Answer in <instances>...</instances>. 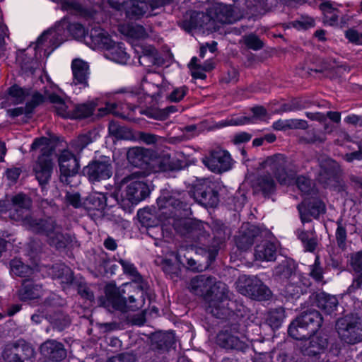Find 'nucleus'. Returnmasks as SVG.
Masks as SVG:
<instances>
[{"label":"nucleus","mask_w":362,"mask_h":362,"mask_svg":"<svg viewBox=\"0 0 362 362\" xmlns=\"http://www.w3.org/2000/svg\"><path fill=\"white\" fill-rule=\"evenodd\" d=\"M121 32L129 37L132 42L135 52L138 54L141 53L139 57V61L141 65L146 66L145 64L148 62L153 64H160L158 59L156 57V50L152 46L139 45L136 40H144L148 36V32L143 26L139 25H127L121 28Z\"/></svg>","instance_id":"obj_6"},{"label":"nucleus","mask_w":362,"mask_h":362,"mask_svg":"<svg viewBox=\"0 0 362 362\" xmlns=\"http://www.w3.org/2000/svg\"><path fill=\"white\" fill-rule=\"evenodd\" d=\"M252 112L253 113L252 121L249 117H241L238 118V121H228V125H243L255 122L257 120L267 121L270 118L266 110L262 106L253 107Z\"/></svg>","instance_id":"obj_28"},{"label":"nucleus","mask_w":362,"mask_h":362,"mask_svg":"<svg viewBox=\"0 0 362 362\" xmlns=\"http://www.w3.org/2000/svg\"><path fill=\"white\" fill-rule=\"evenodd\" d=\"M175 267L171 263L170 260L165 259L163 263V269L167 274L175 272Z\"/></svg>","instance_id":"obj_61"},{"label":"nucleus","mask_w":362,"mask_h":362,"mask_svg":"<svg viewBox=\"0 0 362 362\" xmlns=\"http://www.w3.org/2000/svg\"><path fill=\"white\" fill-rule=\"evenodd\" d=\"M337 328L339 335L342 340L349 344H355L362 339V336L357 334L358 328L350 323L347 318H342L337 321Z\"/></svg>","instance_id":"obj_19"},{"label":"nucleus","mask_w":362,"mask_h":362,"mask_svg":"<svg viewBox=\"0 0 362 362\" xmlns=\"http://www.w3.org/2000/svg\"><path fill=\"white\" fill-rule=\"evenodd\" d=\"M284 292L286 296L296 298L300 295L301 288L298 286L291 284L286 286Z\"/></svg>","instance_id":"obj_55"},{"label":"nucleus","mask_w":362,"mask_h":362,"mask_svg":"<svg viewBox=\"0 0 362 362\" xmlns=\"http://www.w3.org/2000/svg\"><path fill=\"white\" fill-rule=\"evenodd\" d=\"M43 101L44 97L41 94L35 93L32 96L31 103H27L25 106L9 108L6 111L7 115L11 118H15L21 115H28L32 112L35 105Z\"/></svg>","instance_id":"obj_25"},{"label":"nucleus","mask_w":362,"mask_h":362,"mask_svg":"<svg viewBox=\"0 0 362 362\" xmlns=\"http://www.w3.org/2000/svg\"><path fill=\"white\" fill-rule=\"evenodd\" d=\"M94 107L91 103L78 105L74 107L73 118L87 117L92 115Z\"/></svg>","instance_id":"obj_38"},{"label":"nucleus","mask_w":362,"mask_h":362,"mask_svg":"<svg viewBox=\"0 0 362 362\" xmlns=\"http://www.w3.org/2000/svg\"><path fill=\"white\" fill-rule=\"evenodd\" d=\"M300 219L303 223L309 222L311 217L317 218L321 214L325 212L324 203L317 198H305L298 206Z\"/></svg>","instance_id":"obj_13"},{"label":"nucleus","mask_w":362,"mask_h":362,"mask_svg":"<svg viewBox=\"0 0 362 362\" xmlns=\"http://www.w3.org/2000/svg\"><path fill=\"white\" fill-rule=\"evenodd\" d=\"M107 362H134V357L129 353L121 354L110 358Z\"/></svg>","instance_id":"obj_56"},{"label":"nucleus","mask_w":362,"mask_h":362,"mask_svg":"<svg viewBox=\"0 0 362 362\" xmlns=\"http://www.w3.org/2000/svg\"><path fill=\"white\" fill-rule=\"evenodd\" d=\"M172 224L175 230L181 235H185L191 231L189 221L187 219H173Z\"/></svg>","instance_id":"obj_40"},{"label":"nucleus","mask_w":362,"mask_h":362,"mask_svg":"<svg viewBox=\"0 0 362 362\" xmlns=\"http://www.w3.org/2000/svg\"><path fill=\"white\" fill-rule=\"evenodd\" d=\"M66 33H69L77 39L85 37L86 42L90 44L93 48L92 40L90 38V34L86 35L84 27L77 23H69L64 18L55 25L54 28L44 32L38 37L35 46V58L38 59L42 56L48 57L53 50L64 40Z\"/></svg>","instance_id":"obj_3"},{"label":"nucleus","mask_w":362,"mask_h":362,"mask_svg":"<svg viewBox=\"0 0 362 362\" xmlns=\"http://www.w3.org/2000/svg\"><path fill=\"white\" fill-rule=\"evenodd\" d=\"M20 173V169L12 168L7 170L6 175L8 180H11V181H16L18 178Z\"/></svg>","instance_id":"obj_60"},{"label":"nucleus","mask_w":362,"mask_h":362,"mask_svg":"<svg viewBox=\"0 0 362 362\" xmlns=\"http://www.w3.org/2000/svg\"><path fill=\"white\" fill-rule=\"evenodd\" d=\"M215 21L204 13L194 11L191 13L189 27L191 29H203L204 31H216L218 28L214 27Z\"/></svg>","instance_id":"obj_21"},{"label":"nucleus","mask_w":362,"mask_h":362,"mask_svg":"<svg viewBox=\"0 0 362 362\" xmlns=\"http://www.w3.org/2000/svg\"><path fill=\"white\" fill-rule=\"evenodd\" d=\"M188 88L185 86L175 88L168 96V99L171 102H179L182 100L187 95Z\"/></svg>","instance_id":"obj_41"},{"label":"nucleus","mask_w":362,"mask_h":362,"mask_svg":"<svg viewBox=\"0 0 362 362\" xmlns=\"http://www.w3.org/2000/svg\"><path fill=\"white\" fill-rule=\"evenodd\" d=\"M160 169L163 171L171 170L179 168L181 164L178 163L170 155L164 153L158 160Z\"/></svg>","instance_id":"obj_37"},{"label":"nucleus","mask_w":362,"mask_h":362,"mask_svg":"<svg viewBox=\"0 0 362 362\" xmlns=\"http://www.w3.org/2000/svg\"><path fill=\"white\" fill-rule=\"evenodd\" d=\"M83 173L90 182H99L109 179L112 174L110 158L105 156L89 163L83 169Z\"/></svg>","instance_id":"obj_10"},{"label":"nucleus","mask_w":362,"mask_h":362,"mask_svg":"<svg viewBox=\"0 0 362 362\" xmlns=\"http://www.w3.org/2000/svg\"><path fill=\"white\" fill-rule=\"evenodd\" d=\"M216 342L220 346L225 348L226 346V333L221 332L216 337Z\"/></svg>","instance_id":"obj_63"},{"label":"nucleus","mask_w":362,"mask_h":362,"mask_svg":"<svg viewBox=\"0 0 362 362\" xmlns=\"http://www.w3.org/2000/svg\"><path fill=\"white\" fill-rule=\"evenodd\" d=\"M119 105L116 103H107L104 108L99 109V115L100 116H104L108 113H112L115 115L124 117V116L118 110Z\"/></svg>","instance_id":"obj_44"},{"label":"nucleus","mask_w":362,"mask_h":362,"mask_svg":"<svg viewBox=\"0 0 362 362\" xmlns=\"http://www.w3.org/2000/svg\"><path fill=\"white\" fill-rule=\"evenodd\" d=\"M284 163V156L282 155H276L267 158V160L264 161V167H269L275 173L281 184L290 185L291 183V180H293L292 178L289 177L286 178L284 177H282L280 174H279V172L280 170L282 171L284 175L285 174L284 170L283 168Z\"/></svg>","instance_id":"obj_24"},{"label":"nucleus","mask_w":362,"mask_h":362,"mask_svg":"<svg viewBox=\"0 0 362 362\" xmlns=\"http://www.w3.org/2000/svg\"><path fill=\"white\" fill-rule=\"evenodd\" d=\"M158 6L159 5L149 6L144 0H129L125 4L127 15L132 18H140L144 16H150L151 15V12L153 8Z\"/></svg>","instance_id":"obj_20"},{"label":"nucleus","mask_w":362,"mask_h":362,"mask_svg":"<svg viewBox=\"0 0 362 362\" xmlns=\"http://www.w3.org/2000/svg\"><path fill=\"white\" fill-rule=\"evenodd\" d=\"M11 272L16 276L24 277L32 274V269L20 259H15L11 262Z\"/></svg>","instance_id":"obj_36"},{"label":"nucleus","mask_w":362,"mask_h":362,"mask_svg":"<svg viewBox=\"0 0 362 362\" xmlns=\"http://www.w3.org/2000/svg\"><path fill=\"white\" fill-rule=\"evenodd\" d=\"M245 45L253 49H259L262 47V41L255 35H250L245 37Z\"/></svg>","instance_id":"obj_50"},{"label":"nucleus","mask_w":362,"mask_h":362,"mask_svg":"<svg viewBox=\"0 0 362 362\" xmlns=\"http://www.w3.org/2000/svg\"><path fill=\"white\" fill-rule=\"evenodd\" d=\"M346 38L356 45H362V34H359L354 30H349L346 32Z\"/></svg>","instance_id":"obj_54"},{"label":"nucleus","mask_w":362,"mask_h":362,"mask_svg":"<svg viewBox=\"0 0 362 362\" xmlns=\"http://www.w3.org/2000/svg\"><path fill=\"white\" fill-rule=\"evenodd\" d=\"M287 120V128L288 129H305L307 127V123L305 121L302 119H286Z\"/></svg>","instance_id":"obj_58"},{"label":"nucleus","mask_w":362,"mask_h":362,"mask_svg":"<svg viewBox=\"0 0 362 362\" xmlns=\"http://www.w3.org/2000/svg\"><path fill=\"white\" fill-rule=\"evenodd\" d=\"M127 160L132 165L141 168L147 163L145 151L139 147L129 148L127 153Z\"/></svg>","instance_id":"obj_31"},{"label":"nucleus","mask_w":362,"mask_h":362,"mask_svg":"<svg viewBox=\"0 0 362 362\" xmlns=\"http://www.w3.org/2000/svg\"><path fill=\"white\" fill-rule=\"evenodd\" d=\"M327 345V338L321 333H317L302 341L300 348L304 355L315 356L324 353Z\"/></svg>","instance_id":"obj_15"},{"label":"nucleus","mask_w":362,"mask_h":362,"mask_svg":"<svg viewBox=\"0 0 362 362\" xmlns=\"http://www.w3.org/2000/svg\"><path fill=\"white\" fill-rule=\"evenodd\" d=\"M41 353L53 361H60L66 356V351L62 344L54 340L45 342L40 347Z\"/></svg>","instance_id":"obj_22"},{"label":"nucleus","mask_w":362,"mask_h":362,"mask_svg":"<svg viewBox=\"0 0 362 362\" xmlns=\"http://www.w3.org/2000/svg\"><path fill=\"white\" fill-rule=\"evenodd\" d=\"M276 247L274 243L266 240L255 246V257L259 261H273L276 257Z\"/></svg>","instance_id":"obj_23"},{"label":"nucleus","mask_w":362,"mask_h":362,"mask_svg":"<svg viewBox=\"0 0 362 362\" xmlns=\"http://www.w3.org/2000/svg\"><path fill=\"white\" fill-rule=\"evenodd\" d=\"M31 150L41 153L34 166V171L40 184H46L51 177L53 168L52 141L46 137L36 139L31 145Z\"/></svg>","instance_id":"obj_4"},{"label":"nucleus","mask_w":362,"mask_h":362,"mask_svg":"<svg viewBox=\"0 0 362 362\" xmlns=\"http://www.w3.org/2000/svg\"><path fill=\"white\" fill-rule=\"evenodd\" d=\"M322 318L318 311L312 310L297 317L289 326V335L297 340L315 333L321 326Z\"/></svg>","instance_id":"obj_7"},{"label":"nucleus","mask_w":362,"mask_h":362,"mask_svg":"<svg viewBox=\"0 0 362 362\" xmlns=\"http://www.w3.org/2000/svg\"><path fill=\"white\" fill-rule=\"evenodd\" d=\"M42 293L41 286L33 285L30 281H25L18 292V297L22 300H28L40 297Z\"/></svg>","instance_id":"obj_30"},{"label":"nucleus","mask_w":362,"mask_h":362,"mask_svg":"<svg viewBox=\"0 0 362 362\" xmlns=\"http://www.w3.org/2000/svg\"><path fill=\"white\" fill-rule=\"evenodd\" d=\"M65 198L66 203L75 208H80L82 206L84 207V201L82 202V200L81 199L80 194L78 193L68 192L66 194Z\"/></svg>","instance_id":"obj_45"},{"label":"nucleus","mask_w":362,"mask_h":362,"mask_svg":"<svg viewBox=\"0 0 362 362\" xmlns=\"http://www.w3.org/2000/svg\"><path fill=\"white\" fill-rule=\"evenodd\" d=\"M221 287V283L217 282L213 277H206L201 275L193 278L189 284L190 291L196 295L209 297L218 296Z\"/></svg>","instance_id":"obj_11"},{"label":"nucleus","mask_w":362,"mask_h":362,"mask_svg":"<svg viewBox=\"0 0 362 362\" xmlns=\"http://www.w3.org/2000/svg\"><path fill=\"white\" fill-rule=\"evenodd\" d=\"M320 9L324 15V22L329 25H335L338 23L339 11L335 3L325 1L320 4Z\"/></svg>","instance_id":"obj_29"},{"label":"nucleus","mask_w":362,"mask_h":362,"mask_svg":"<svg viewBox=\"0 0 362 362\" xmlns=\"http://www.w3.org/2000/svg\"><path fill=\"white\" fill-rule=\"evenodd\" d=\"M350 264L356 272H361L362 271V252L354 254L351 257Z\"/></svg>","instance_id":"obj_51"},{"label":"nucleus","mask_w":362,"mask_h":362,"mask_svg":"<svg viewBox=\"0 0 362 362\" xmlns=\"http://www.w3.org/2000/svg\"><path fill=\"white\" fill-rule=\"evenodd\" d=\"M243 17V12L237 5L228 6V24L239 21Z\"/></svg>","instance_id":"obj_42"},{"label":"nucleus","mask_w":362,"mask_h":362,"mask_svg":"<svg viewBox=\"0 0 362 362\" xmlns=\"http://www.w3.org/2000/svg\"><path fill=\"white\" fill-rule=\"evenodd\" d=\"M296 185L299 190L304 194H310L313 191L311 189V182L305 177H298L296 180Z\"/></svg>","instance_id":"obj_47"},{"label":"nucleus","mask_w":362,"mask_h":362,"mask_svg":"<svg viewBox=\"0 0 362 362\" xmlns=\"http://www.w3.org/2000/svg\"><path fill=\"white\" fill-rule=\"evenodd\" d=\"M318 307L326 313L330 314L336 310L338 302L336 297L322 293L317 300Z\"/></svg>","instance_id":"obj_34"},{"label":"nucleus","mask_w":362,"mask_h":362,"mask_svg":"<svg viewBox=\"0 0 362 362\" xmlns=\"http://www.w3.org/2000/svg\"><path fill=\"white\" fill-rule=\"evenodd\" d=\"M310 276L316 281H321L322 279V269L320 265L319 258L315 257V262L310 266Z\"/></svg>","instance_id":"obj_48"},{"label":"nucleus","mask_w":362,"mask_h":362,"mask_svg":"<svg viewBox=\"0 0 362 362\" xmlns=\"http://www.w3.org/2000/svg\"><path fill=\"white\" fill-rule=\"evenodd\" d=\"M90 38L92 40L93 49H105V57L107 59L119 64L127 62L129 55L125 51L124 45L121 42L116 43L104 30L100 28L92 29Z\"/></svg>","instance_id":"obj_5"},{"label":"nucleus","mask_w":362,"mask_h":362,"mask_svg":"<svg viewBox=\"0 0 362 362\" xmlns=\"http://www.w3.org/2000/svg\"><path fill=\"white\" fill-rule=\"evenodd\" d=\"M160 346L169 347L175 343V334L173 332H167L159 336Z\"/></svg>","instance_id":"obj_52"},{"label":"nucleus","mask_w":362,"mask_h":362,"mask_svg":"<svg viewBox=\"0 0 362 362\" xmlns=\"http://www.w3.org/2000/svg\"><path fill=\"white\" fill-rule=\"evenodd\" d=\"M336 236L339 244L341 245L344 243L346 239V230L342 227H338Z\"/></svg>","instance_id":"obj_62"},{"label":"nucleus","mask_w":362,"mask_h":362,"mask_svg":"<svg viewBox=\"0 0 362 362\" xmlns=\"http://www.w3.org/2000/svg\"><path fill=\"white\" fill-rule=\"evenodd\" d=\"M71 69L73 73L71 86L74 92L78 94L82 90L88 87L89 65L81 59H75L72 61Z\"/></svg>","instance_id":"obj_12"},{"label":"nucleus","mask_w":362,"mask_h":362,"mask_svg":"<svg viewBox=\"0 0 362 362\" xmlns=\"http://www.w3.org/2000/svg\"><path fill=\"white\" fill-rule=\"evenodd\" d=\"M53 279H57L61 284H69L73 281V273L69 267L64 264L54 266L52 269Z\"/></svg>","instance_id":"obj_33"},{"label":"nucleus","mask_w":362,"mask_h":362,"mask_svg":"<svg viewBox=\"0 0 362 362\" xmlns=\"http://www.w3.org/2000/svg\"><path fill=\"white\" fill-rule=\"evenodd\" d=\"M257 186L264 193L268 194L274 189V182L270 176H262L257 180Z\"/></svg>","instance_id":"obj_39"},{"label":"nucleus","mask_w":362,"mask_h":362,"mask_svg":"<svg viewBox=\"0 0 362 362\" xmlns=\"http://www.w3.org/2000/svg\"><path fill=\"white\" fill-rule=\"evenodd\" d=\"M247 344L243 338L240 339L238 336L230 335L228 337V348L237 350H243L246 348Z\"/></svg>","instance_id":"obj_43"},{"label":"nucleus","mask_w":362,"mask_h":362,"mask_svg":"<svg viewBox=\"0 0 362 362\" xmlns=\"http://www.w3.org/2000/svg\"><path fill=\"white\" fill-rule=\"evenodd\" d=\"M235 284L240 293L254 300H267L272 296L270 289L257 276H240Z\"/></svg>","instance_id":"obj_8"},{"label":"nucleus","mask_w":362,"mask_h":362,"mask_svg":"<svg viewBox=\"0 0 362 362\" xmlns=\"http://www.w3.org/2000/svg\"><path fill=\"white\" fill-rule=\"evenodd\" d=\"M107 198L105 194L100 192H93L84 201V208L88 211H98L102 214V211L106 206Z\"/></svg>","instance_id":"obj_27"},{"label":"nucleus","mask_w":362,"mask_h":362,"mask_svg":"<svg viewBox=\"0 0 362 362\" xmlns=\"http://www.w3.org/2000/svg\"><path fill=\"white\" fill-rule=\"evenodd\" d=\"M226 152L217 148L214 149L209 156L203 158V163L212 172L221 173L226 170Z\"/></svg>","instance_id":"obj_17"},{"label":"nucleus","mask_w":362,"mask_h":362,"mask_svg":"<svg viewBox=\"0 0 362 362\" xmlns=\"http://www.w3.org/2000/svg\"><path fill=\"white\" fill-rule=\"evenodd\" d=\"M119 263L123 268L124 272L129 275L135 281V283L132 284H124L122 286L129 291L134 290L135 294L130 295L128 300H127L114 286L108 285L105 288L106 300L100 299V305L108 309L112 307L122 311L139 310L144 305L145 302L143 288L141 285L138 284L141 277L139 274L135 266L131 262L121 259Z\"/></svg>","instance_id":"obj_1"},{"label":"nucleus","mask_w":362,"mask_h":362,"mask_svg":"<svg viewBox=\"0 0 362 362\" xmlns=\"http://www.w3.org/2000/svg\"><path fill=\"white\" fill-rule=\"evenodd\" d=\"M259 228L250 223H244L236 238V245L240 250L248 249L255 241L261 238Z\"/></svg>","instance_id":"obj_16"},{"label":"nucleus","mask_w":362,"mask_h":362,"mask_svg":"<svg viewBox=\"0 0 362 362\" xmlns=\"http://www.w3.org/2000/svg\"><path fill=\"white\" fill-rule=\"evenodd\" d=\"M92 142L90 136L88 134H84L78 136L77 140L75 141L76 147L78 149H83L88 144Z\"/></svg>","instance_id":"obj_57"},{"label":"nucleus","mask_w":362,"mask_h":362,"mask_svg":"<svg viewBox=\"0 0 362 362\" xmlns=\"http://www.w3.org/2000/svg\"><path fill=\"white\" fill-rule=\"evenodd\" d=\"M145 177V173L136 170L124 178L127 186L124 194H122V202L127 200L132 204H136L148 195L149 190L144 181Z\"/></svg>","instance_id":"obj_9"},{"label":"nucleus","mask_w":362,"mask_h":362,"mask_svg":"<svg viewBox=\"0 0 362 362\" xmlns=\"http://www.w3.org/2000/svg\"><path fill=\"white\" fill-rule=\"evenodd\" d=\"M287 120L279 119L273 123V128L276 130H286L287 129Z\"/></svg>","instance_id":"obj_64"},{"label":"nucleus","mask_w":362,"mask_h":362,"mask_svg":"<svg viewBox=\"0 0 362 362\" xmlns=\"http://www.w3.org/2000/svg\"><path fill=\"white\" fill-rule=\"evenodd\" d=\"M28 92L18 86H13L8 90L7 100L11 104L18 105L25 101L28 103Z\"/></svg>","instance_id":"obj_32"},{"label":"nucleus","mask_w":362,"mask_h":362,"mask_svg":"<svg viewBox=\"0 0 362 362\" xmlns=\"http://www.w3.org/2000/svg\"><path fill=\"white\" fill-rule=\"evenodd\" d=\"M139 139L144 143L150 145L158 142L161 139V137L152 134L141 133Z\"/></svg>","instance_id":"obj_53"},{"label":"nucleus","mask_w":362,"mask_h":362,"mask_svg":"<svg viewBox=\"0 0 362 362\" xmlns=\"http://www.w3.org/2000/svg\"><path fill=\"white\" fill-rule=\"evenodd\" d=\"M45 96L54 105L57 115L64 118H73L74 107L69 100H66L62 95L47 90L45 91Z\"/></svg>","instance_id":"obj_18"},{"label":"nucleus","mask_w":362,"mask_h":362,"mask_svg":"<svg viewBox=\"0 0 362 362\" xmlns=\"http://www.w3.org/2000/svg\"><path fill=\"white\" fill-rule=\"evenodd\" d=\"M13 209L9 212L10 218L16 221L21 222L23 226L32 230L45 233L49 238L51 245L57 248L65 245L64 237L61 229L56 226L52 219L40 221L37 222L30 216V199L23 194H18L12 198Z\"/></svg>","instance_id":"obj_2"},{"label":"nucleus","mask_w":362,"mask_h":362,"mask_svg":"<svg viewBox=\"0 0 362 362\" xmlns=\"http://www.w3.org/2000/svg\"><path fill=\"white\" fill-rule=\"evenodd\" d=\"M285 318V312L282 308L269 310L266 317V321L272 328H278L281 326Z\"/></svg>","instance_id":"obj_35"},{"label":"nucleus","mask_w":362,"mask_h":362,"mask_svg":"<svg viewBox=\"0 0 362 362\" xmlns=\"http://www.w3.org/2000/svg\"><path fill=\"white\" fill-rule=\"evenodd\" d=\"M205 185L207 186V183ZM204 186L195 190V197L199 199L200 203L203 205L210 207L216 206L218 202V193L211 187L204 189Z\"/></svg>","instance_id":"obj_26"},{"label":"nucleus","mask_w":362,"mask_h":362,"mask_svg":"<svg viewBox=\"0 0 362 362\" xmlns=\"http://www.w3.org/2000/svg\"><path fill=\"white\" fill-rule=\"evenodd\" d=\"M314 20L310 17H302L300 20L292 23L293 27L298 30H306L314 26Z\"/></svg>","instance_id":"obj_46"},{"label":"nucleus","mask_w":362,"mask_h":362,"mask_svg":"<svg viewBox=\"0 0 362 362\" xmlns=\"http://www.w3.org/2000/svg\"><path fill=\"white\" fill-rule=\"evenodd\" d=\"M62 182L69 184V177L78 173L79 164L76 157L68 151H63L59 157Z\"/></svg>","instance_id":"obj_14"},{"label":"nucleus","mask_w":362,"mask_h":362,"mask_svg":"<svg viewBox=\"0 0 362 362\" xmlns=\"http://www.w3.org/2000/svg\"><path fill=\"white\" fill-rule=\"evenodd\" d=\"M250 139V134L246 132H240L234 135L233 142L235 144H240L249 141Z\"/></svg>","instance_id":"obj_59"},{"label":"nucleus","mask_w":362,"mask_h":362,"mask_svg":"<svg viewBox=\"0 0 362 362\" xmlns=\"http://www.w3.org/2000/svg\"><path fill=\"white\" fill-rule=\"evenodd\" d=\"M248 310L243 305H240L238 310L234 313L228 312V320H235L238 318L239 322H243V319L247 316Z\"/></svg>","instance_id":"obj_49"}]
</instances>
